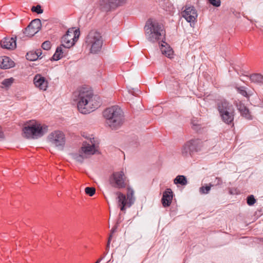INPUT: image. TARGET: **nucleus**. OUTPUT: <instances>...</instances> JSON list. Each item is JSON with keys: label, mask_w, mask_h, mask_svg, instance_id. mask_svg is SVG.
Listing matches in <instances>:
<instances>
[{"label": "nucleus", "mask_w": 263, "mask_h": 263, "mask_svg": "<svg viewBox=\"0 0 263 263\" xmlns=\"http://www.w3.org/2000/svg\"><path fill=\"white\" fill-rule=\"evenodd\" d=\"M251 82L256 83H263V76L258 73L253 74L250 77Z\"/></svg>", "instance_id": "26"}, {"label": "nucleus", "mask_w": 263, "mask_h": 263, "mask_svg": "<svg viewBox=\"0 0 263 263\" xmlns=\"http://www.w3.org/2000/svg\"><path fill=\"white\" fill-rule=\"evenodd\" d=\"M42 51L41 49H38L35 51H30L26 54V59L28 60L33 61H35L39 58L41 59Z\"/></svg>", "instance_id": "20"}, {"label": "nucleus", "mask_w": 263, "mask_h": 263, "mask_svg": "<svg viewBox=\"0 0 263 263\" xmlns=\"http://www.w3.org/2000/svg\"><path fill=\"white\" fill-rule=\"evenodd\" d=\"M31 10L33 12H35L37 14H41L43 12V10L41 9L40 5H38L36 6H33L31 8Z\"/></svg>", "instance_id": "33"}, {"label": "nucleus", "mask_w": 263, "mask_h": 263, "mask_svg": "<svg viewBox=\"0 0 263 263\" xmlns=\"http://www.w3.org/2000/svg\"><path fill=\"white\" fill-rule=\"evenodd\" d=\"M33 83L36 87L43 91L46 90L48 87V81L45 77L40 74H37L34 76Z\"/></svg>", "instance_id": "14"}, {"label": "nucleus", "mask_w": 263, "mask_h": 263, "mask_svg": "<svg viewBox=\"0 0 263 263\" xmlns=\"http://www.w3.org/2000/svg\"><path fill=\"white\" fill-rule=\"evenodd\" d=\"M102 259H103V257L100 258L95 263H99Z\"/></svg>", "instance_id": "43"}, {"label": "nucleus", "mask_w": 263, "mask_h": 263, "mask_svg": "<svg viewBox=\"0 0 263 263\" xmlns=\"http://www.w3.org/2000/svg\"><path fill=\"white\" fill-rule=\"evenodd\" d=\"M209 3L213 6L218 7L221 5L220 0H208Z\"/></svg>", "instance_id": "36"}, {"label": "nucleus", "mask_w": 263, "mask_h": 263, "mask_svg": "<svg viewBox=\"0 0 263 263\" xmlns=\"http://www.w3.org/2000/svg\"><path fill=\"white\" fill-rule=\"evenodd\" d=\"M1 45L3 48L13 50L16 47L15 37H5L1 42Z\"/></svg>", "instance_id": "15"}, {"label": "nucleus", "mask_w": 263, "mask_h": 263, "mask_svg": "<svg viewBox=\"0 0 263 263\" xmlns=\"http://www.w3.org/2000/svg\"><path fill=\"white\" fill-rule=\"evenodd\" d=\"M116 231V228L115 227L114 228L112 229V230H111V234H113L114 233H115Z\"/></svg>", "instance_id": "40"}, {"label": "nucleus", "mask_w": 263, "mask_h": 263, "mask_svg": "<svg viewBox=\"0 0 263 263\" xmlns=\"http://www.w3.org/2000/svg\"><path fill=\"white\" fill-rule=\"evenodd\" d=\"M208 186H210V189L211 188V187H213L214 186H215V184L213 183V182H212L211 183H209V184L208 185Z\"/></svg>", "instance_id": "39"}, {"label": "nucleus", "mask_w": 263, "mask_h": 263, "mask_svg": "<svg viewBox=\"0 0 263 263\" xmlns=\"http://www.w3.org/2000/svg\"><path fill=\"white\" fill-rule=\"evenodd\" d=\"M41 20L38 18L34 19L31 22L23 32L18 36L21 39L25 40V37H31L37 33L41 30Z\"/></svg>", "instance_id": "9"}, {"label": "nucleus", "mask_w": 263, "mask_h": 263, "mask_svg": "<svg viewBox=\"0 0 263 263\" xmlns=\"http://www.w3.org/2000/svg\"><path fill=\"white\" fill-rule=\"evenodd\" d=\"M237 91L241 94L242 96L246 97H249V95L247 92V91L245 90V87H239L236 88Z\"/></svg>", "instance_id": "32"}, {"label": "nucleus", "mask_w": 263, "mask_h": 263, "mask_svg": "<svg viewBox=\"0 0 263 263\" xmlns=\"http://www.w3.org/2000/svg\"><path fill=\"white\" fill-rule=\"evenodd\" d=\"M174 183L175 184H179L182 186H184L187 184V180L184 176L178 175L174 179Z\"/></svg>", "instance_id": "23"}, {"label": "nucleus", "mask_w": 263, "mask_h": 263, "mask_svg": "<svg viewBox=\"0 0 263 263\" xmlns=\"http://www.w3.org/2000/svg\"><path fill=\"white\" fill-rule=\"evenodd\" d=\"M213 182L215 184V186L221 185L222 184V179L219 177H216L214 179V181Z\"/></svg>", "instance_id": "37"}, {"label": "nucleus", "mask_w": 263, "mask_h": 263, "mask_svg": "<svg viewBox=\"0 0 263 263\" xmlns=\"http://www.w3.org/2000/svg\"><path fill=\"white\" fill-rule=\"evenodd\" d=\"M62 46L57 47L55 53L52 57L53 60L58 61L62 57L63 52Z\"/></svg>", "instance_id": "28"}, {"label": "nucleus", "mask_w": 263, "mask_h": 263, "mask_svg": "<svg viewBox=\"0 0 263 263\" xmlns=\"http://www.w3.org/2000/svg\"><path fill=\"white\" fill-rule=\"evenodd\" d=\"M197 124L193 123V128L194 129H197L196 126Z\"/></svg>", "instance_id": "41"}, {"label": "nucleus", "mask_w": 263, "mask_h": 263, "mask_svg": "<svg viewBox=\"0 0 263 263\" xmlns=\"http://www.w3.org/2000/svg\"><path fill=\"white\" fill-rule=\"evenodd\" d=\"M217 109L223 122L231 124L234 120L235 109L232 104L226 100H221L217 103Z\"/></svg>", "instance_id": "6"}, {"label": "nucleus", "mask_w": 263, "mask_h": 263, "mask_svg": "<svg viewBox=\"0 0 263 263\" xmlns=\"http://www.w3.org/2000/svg\"><path fill=\"white\" fill-rule=\"evenodd\" d=\"M173 200V192L170 188L167 189L163 194L161 199L162 204L164 207L170 205Z\"/></svg>", "instance_id": "16"}, {"label": "nucleus", "mask_w": 263, "mask_h": 263, "mask_svg": "<svg viewBox=\"0 0 263 263\" xmlns=\"http://www.w3.org/2000/svg\"><path fill=\"white\" fill-rule=\"evenodd\" d=\"M189 142L192 148L195 151L200 150L203 144L202 141L198 139L191 140Z\"/></svg>", "instance_id": "22"}, {"label": "nucleus", "mask_w": 263, "mask_h": 263, "mask_svg": "<svg viewBox=\"0 0 263 263\" xmlns=\"http://www.w3.org/2000/svg\"><path fill=\"white\" fill-rule=\"evenodd\" d=\"M14 81L13 78H10L4 79L1 83V88H8L10 87Z\"/></svg>", "instance_id": "27"}, {"label": "nucleus", "mask_w": 263, "mask_h": 263, "mask_svg": "<svg viewBox=\"0 0 263 263\" xmlns=\"http://www.w3.org/2000/svg\"><path fill=\"white\" fill-rule=\"evenodd\" d=\"M116 194L118 196V205L120 207V210L122 211H125V206H128V205L126 196L120 192H117Z\"/></svg>", "instance_id": "17"}, {"label": "nucleus", "mask_w": 263, "mask_h": 263, "mask_svg": "<svg viewBox=\"0 0 263 263\" xmlns=\"http://www.w3.org/2000/svg\"><path fill=\"white\" fill-rule=\"evenodd\" d=\"M103 114L106 120L107 124L112 129H116L123 124V112L118 106L115 105L106 108Z\"/></svg>", "instance_id": "3"}, {"label": "nucleus", "mask_w": 263, "mask_h": 263, "mask_svg": "<svg viewBox=\"0 0 263 263\" xmlns=\"http://www.w3.org/2000/svg\"><path fill=\"white\" fill-rule=\"evenodd\" d=\"M79 35L80 31L78 29L74 28L69 29L62 39L61 46L67 48H70L74 45Z\"/></svg>", "instance_id": "7"}, {"label": "nucleus", "mask_w": 263, "mask_h": 263, "mask_svg": "<svg viewBox=\"0 0 263 263\" xmlns=\"http://www.w3.org/2000/svg\"><path fill=\"white\" fill-rule=\"evenodd\" d=\"M124 0H101L102 8L106 11L111 8H115L124 3Z\"/></svg>", "instance_id": "13"}, {"label": "nucleus", "mask_w": 263, "mask_h": 263, "mask_svg": "<svg viewBox=\"0 0 263 263\" xmlns=\"http://www.w3.org/2000/svg\"><path fill=\"white\" fill-rule=\"evenodd\" d=\"M48 141L51 146L62 149L65 144V135L62 132L55 130L48 135Z\"/></svg>", "instance_id": "8"}, {"label": "nucleus", "mask_w": 263, "mask_h": 263, "mask_svg": "<svg viewBox=\"0 0 263 263\" xmlns=\"http://www.w3.org/2000/svg\"><path fill=\"white\" fill-rule=\"evenodd\" d=\"M181 14L182 17L189 23L195 22L198 16L197 11L194 6H186Z\"/></svg>", "instance_id": "12"}, {"label": "nucleus", "mask_w": 263, "mask_h": 263, "mask_svg": "<svg viewBox=\"0 0 263 263\" xmlns=\"http://www.w3.org/2000/svg\"><path fill=\"white\" fill-rule=\"evenodd\" d=\"M163 43L161 44V51L162 54H165L166 57L169 58H171L173 54V51L170 46H168L167 44L164 42H162Z\"/></svg>", "instance_id": "19"}, {"label": "nucleus", "mask_w": 263, "mask_h": 263, "mask_svg": "<svg viewBox=\"0 0 263 263\" xmlns=\"http://www.w3.org/2000/svg\"><path fill=\"white\" fill-rule=\"evenodd\" d=\"M42 47L44 50H48L50 49L51 47V43L49 41H45L44 42L42 45Z\"/></svg>", "instance_id": "35"}, {"label": "nucleus", "mask_w": 263, "mask_h": 263, "mask_svg": "<svg viewBox=\"0 0 263 263\" xmlns=\"http://www.w3.org/2000/svg\"><path fill=\"white\" fill-rule=\"evenodd\" d=\"M14 62L9 58L4 57L0 58V68L8 69L14 66Z\"/></svg>", "instance_id": "18"}, {"label": "nucleus", "mask_w": 263, "mask_h": 263, "mask_svg": "<svg viewBox=\"0 0 263 263\" xmlns=\"http://www.w3.org/2000/svg\"><path fill=\"white\" fill-rule=\"evenodd\" d=\"M85 192L87 195L92 196L96 193V189L93 187H87L85 189Z\"/></svg>", "instance_id": "30"}, {"label": "nucleus", "mask_w": 263, "mask_h": 263, "mask_svg": "<svg viewBox=\"0 0 263 263\" xmlns=\"http://www.w3.org/2000/svg\"><path fill=\"white\" fill-rule=\"evenodd\" d=\"M72 156L74 160L79 162H82L85 159L87 158L84 154L82 153L81 149L78 153L72 154Z\"/></svg>", "instance_id": "25"}, {"label": "nucleus", "mask_w": 263, "mask_h": 263, "mask_svg": "<svg viewBox=\"0 0 263 263\" xmlns=\"http://www.w3.org/2000/svg\"><path fill=\"white\" fill-rule=\"evenodd\" d=\"M128 192L127 193L126 200L128 203V207H129L132 205V204L134 203V198L133 197L134 191L130 189H128Z\"/></svg>", "instance_id": "29"}, {"label": "nucleus", "mask_w": 263, "mask_h": 263, "mask_svg": "<svg viewBox=\"0 0 263 263\" xmlns=\"http://www.w3.org/2000/svg\"><path fill=\"white\" fill-rule=\"evenodd\" d=\"M112 234H110V235H109V238H108V240L109 241H111V238H112Z\"/></svg>", "instance_id": "42"}, {"label": "nucleus", "mask_w": 263, "mask_h": 263, "mask_svg": "<svg viewBox=\"0 0 263 263\" xmlns=\"http://www.w3.org/2000/svg\"><path fill=\"white\" fill-rule=\"evenodd\" d=\"M237 108L241 115L247 119H251L249 109L242 103H240L237 105Z\"/></svg>", "instance_id": "21"}, {"label": "nucleus", "mask_w": 263, "mask_h": 263, "mask_svg": "<svg viewBox=\"0 0 263 263\" xmlns=\"http://www.w3.org/2000/svg\"><path fill=\"white\" fill-rule=\"evenodd\" d=\"M110 243V241H109L108 240L107 244V248L109 247Z\"/></svg>", "instance_id": "44"}, {"label": "nucleus", "mask_w": 263, "mask_h": 263, "mask_svg": "<svg viewBox=\"0 0 263 263\" xmlns=\"http://www.w3.org/2000/svg\"><path fill=\"white\" fill-rule=\"evenodd\" d=\"M194 150L189 142L185 143L182 147L181 153L183 156H187L190 154L191 151Z\"/></svg>", "instance_id": "24"}, {"label": "nucleus", "mask_w": 263, "mask_h": 263, "mask_svg": "<svg viewBox=\"0 0 263 263\" xmlns=\"http://www.w3.org/2000/svg\"><path fill=\"white\" fill-rule=\"evenodd\" d=\"M85 45L90 53H97L102 47V37L98 31L92 30L89 32L85 39Z\"/></svg>", "instance_id": "5"}, {"label": "nucleus", "mask_w": 263, "mask_h": 263, "mask_svg": "<svg viewBox=\"0 0 263 263\" xmlns=\"http://www.w3.org/2000/svg\"><path fill=\"white\" fill-rule=\"evenodd\" d=\"M4 138V134L2 132L1 126H0V140Z\"/></svg>", "instance_id": "38"}, {"label": "nucleus", "mask_w": 263, "mask_h": 263, "mask_svg": "<svg viewBox=\"0 0 263 263\" xmlns=\"http://www.w3.org/2000/svg\"><path fill=\"white\" fill-rule=\"evenodd\" d=\"M126 177L123 171L116 172L112 173L109 178L110 185L119 189L124 188L126 186Z\"/></svg>", "instance_id": "10"}, {"label": "nucleus", "mask_w": 263, "mask_h": 263, "mask_svg": "<svg viewBox=\"0 0 263 263\" xmlns=\"http://www.w3.org/2000/svg\"><path fill=\"white\" fill-rule=\"evenodd\" d=\"M256 202V199L253 195H250L247 198V203L249 205H252Z\"/></svg>", "instance_id": "34"}, {"label": "nucleus", "mask_w": 263, "mask_h": 263, "mask_svg": "<svg viewBox=\"0 0 263 263\" xmlns=\"http://www.w3.org/2000/svg\"><path fill=\"white\" fill-rule=\"evenodd\" d=\"M73 96L74 100L77 102L78 109L82 114H89L99 106L92 92L88 88H79L74 92Z\"/></svg>", "instance_id": "1"}, {"label": "nucleus", "mask_w": 263, "mask_h": 263, "mask_svg": "<svg viewBox=\"0 0 263 263\" xmlns=\"http://www.w3.org/2000/svg\"><path fill=\"white\" fill-rule=\"evenodd\" d=\"M210 186H202L199 188V192L202 194H208L210 191Z\"/></svg>", "instance_id": "31"}, {"label": "nucleus", "mask_w": 263, "mask_h": 263, "mask_svg": "<svg viewBox=\"0 0 263 263\" xmlns=\"http://www.w3.org/2000/svg\"><path fill=\"white\" fill-rule=\"evenodd\" d=\"M23 136L27 138L37 139L47 132V126L36 121H30L23 129Z\"/></svg>", "instance_id": "4"}, {"label": "nucleus", "mask_w": 263, "mask_h": 263, "mask_svg": "<svg viewBox=\"0 0 263 263\" xmlns=\"http://www.w3.org/2000/svg\"><path fill=\"white\" fill-rule=\"evenodd\" d=\"M81 150L87 158L94 155L97 151L94 138H90L87 141L83 142Z\"/></svg>", "instance_id": "11"}, {"label": "nucleus", "mask_w": 263, "mask_h": 263, "mask_svg": "<svg viewBox=\"0 0 263 263\" xmlns=\"http://www.w3.org/2000/svg\"><path fill=\"white\" fill-rule=\"evenodd\" d=\"M144 29L146 39L152 43H160L165 40V31L163 26L155 20L148 19Z\"/></svg>", "instance_id": "2"}]
</instances>
